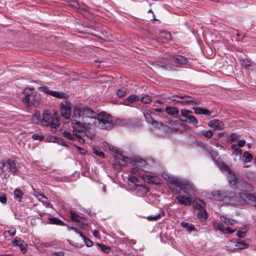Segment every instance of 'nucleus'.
I'll use <instances>...</instances> for the list:
<instances>
[{
	"label": "nucleus",
	"mask_w": 256,
	"mask_h": 256,
	"mask_svg": "<svg viewBox=\"0 0 256 256\" xmlns=\"http://www.w3.org/2000/svg\"><path fill=\"white\" fill-rule=\"evenodd\" d=\"M72 118L81 119L82 123L90 128L97 126L102 130H111L114 123L111 116L102 112L97 114L91 108L82 104L74 106Z\"/></svg>",
	"instance_id": "f257e3e1"
},
{
	"label": "nucleus",
	"mask_w": 256,
	"mask_h": 256,
	"mask_svg": "<svg viewBox=\"0 0 256 256\" xmlns=\"http://www.w3.org/2000/svg\"><path fill=\"white\" fill-rule=\"evenodd\" d=\"M168 185L170 189L174 192L177 188L181 190L187 196H190V193L194 190V186L188 180H182L174 177H169L168 179ZM178 204L184 206H190L192 204V200L190 196L186 197L179 195L176 197Z\"/></svg>",
	"instance_id": "f03ea898"
},
{
	"label": "nucleus",
	"mask_w": 256,
	"mask_h": 256,
	"mask_svg": "<svg viewBox=\"0 0 256 256\" xmlns=\"http://www.w3.org/2000/svg\"><path fill=\"white\" fill-rule=\"evenodd\" d=\"M17 171L16 162L8 158L0 161V176L2 178H8L10 174L15 175Z\"/></svg>",
	"instance_id": "7ed1b4c3"
},
{
	"label": "nucleus",
	"mask_w": 256,
	"mask_h": 256,
	"mask_svg": "<svg viewBox=\"0 0 256 256\" xmlns=\"http://www.w3.org/2000/svg\"><path fill=\"white\" fill-rule=\"evenodd\" d=\"M24 96L22 98V102L26 104L28 106L38 107L40 104V96L36 93H34V89L32 88H26L23 90Z\"/></svg>",
	"instance_id": "20e7f679"
},
{
	"label": "nucleus",
	"mask_w": 256,
	"mask_h": 256,
	"mask_svg": "<svg viewBox=\"0 0 256 256\" xmlns=\"http://www.w3.org/2000/svg\"><path fill=\"white\" fill-rule=\"evenodd\" d=\"M41 122L43 126H50L54 129L59 127L60 125V122L57 116L52 114L51 112L48 110H44Z\"/></svg>",
	"instance_id": "39448f33"
},
{
	"label": "nucleus",
	"mask_w": 256,
	"mask_h": 256,
	"mask_svg": "<svg viewBox=\"0 0 256 256\" xmlns=\"http://www.w3.org/2000/svg\"><path fill=\"white\" fill-rule=\"evenodd\" d=\"M60 110L61 116L69 120L72 113V104L68 100H62L60 104Z\"/></svg>",
	"instance_id": "423d86ee"
},
{
	"label": "nucleus",
	"mask_w": 256,
	"mask_h": 256,
	"mask_svg": "<svg viewBox=\"0 0 256 256\" xmlns=\"http://www.w3.org/2000/svg\"><path fill=\"white\" fill-rule=\"evenodd\" d=\"M214 196L218 197L219 201H226L228 202L232 198L236 196L235 193L233 192H222L216 191L214 193Z\"/></svg>",
	"instance_id": "0eeeda50"
},
{
	"label": "nucleus",
	"mask_w": 256,
	"mask_h": 256,
	"mask_svg": "<svg viewBox=\"0 0 256 256\" xmlns=\"http://www.w3.org/2000/svg\"><path fill=\"white\" fill-rule=\"evenodd\" d=\"M175 96L177 97V98H180L182 99H183V100H176V99L173 98L174 96L172 97H171V98L168 97V98H168L172 101L177 102L178 103L182 104H199L200 103V101H196L195 100H194V98H192L189 97L186 95H184V96L176 95Z\"/></svg>",
	"instance_id": "6e6552de"
},
{
	"label": "nucleus",
	"mask_w": 256,
	"mask_h": 256,
	"mask_svg": "<svg viewBox=\"0 0 256 256\" xmlns=\"http://www.w3.org/2000/svg\"><path fill=\"white\" fill-rule=\"evenodd\" d=\"M76 118L72 117V120H71L72 126L74 130L79 133L84 132L86 129L88 128L82 123L81 119L80 120H78Z\"/></svg>",
	"instance_id": "1a4fd4ad"
},
{
	"label": "nucleus",
	"mask_w": 256,
	"mask_h": 256,
	"mask_svg": "<svg viewBox=\"0 0 256 256\" xmlns=\"http://www.w3.org/2000/svg\"><path fill=\"white\" fill-rule=\"evenodd\" d=\"M208 125L214 130H221L224 128V124L218 120H213L208 122Z\"/></svg>",
	"instance_id": "9d476101"
},
{
	"label": "nucleus",
	"mask_w": 256,
	"mask_h": 256,
	"mask_svg": "<svg viewBox=\"0 0 256 256\" xmlns=\"http://www.w3.org/2000/svg\"><path fill=\"white\" fill-rule=\"evenodd\" d=\"M151 114L152 112H150L149 111L146 112L144 113V116L145 118L146 121L150 124L152 125L156 126L157 127H160L163 126V124L162 122H158V121H156L153 119V118L151 116Z\"/></svg>",
	"instance_id": "9b49d317"
},
{
	"label": "nucleus",
	"mask_w": 256,
	"mask_h": 256,
	"mask_svg": "<svg viewBox=\"0 0 256 256\" xmlns=\"http://www.w3.org/2000/svg\"><path fill=\"white\" fill-rule=\"evenodd\" d=\"M34 196L38 198L39 201L44 204L46 207L54 208L52 205L50 204V202L48 200V198L46 197L42 194L35 192Z\"/></svg>",
	"instance_id": "f8f14e48"
},
{
	"label": "nucleus",
	"mask_w": 256,
	"mask_h": 256,
	"mask_svg": "<svg viewBox=\"0 0 256 256\" xmlns=\"http://www.w3.org/2000/svg\"><path fill=\"white\" fill-rule=\"evenodd\" d=\"M41 90L42 92L57 98H62L66 96V94L62 92L50 90L46 86L41 88Z\"/></svg>",
	"instance_id": "ddd939ff"
},
{
	"label": "nucleus",
	"mask_w": 256,
	"mask_h": 256,
	"mask_svg": "<svg viewBox=\"0 0 256 256\" xmlns=\"http://www.w3.org/2000/svg\"><path fill=\"white\" fill-rule=\"evenodd\" d=\"M168 58L172 60L174 63L179 65L186 64L188 63L186 58L182 56H176L173 57H169Z\"/></svg>",
	"instance_id": "4468645a"
},
{
	"label": "nucleus",
	"mask_w": 256,
	"mask_h": 256,
	"mask_svg": "<svg viewBox=\"0 0 256 256\" xmlns=\"http://www.w3.org/2000/svg\"><path fill=\"white\" fill-rule=\"evenodd\" d=\"M139 100L140 98L138 96L134 94L124 99L122 102V104L126 106H129L130 104L137 102Z\"/></svg>",
	"instance_id": "2eb2a0df"
},
{
	"label": "nucleus",
	"mask_w": 256,
	"mask_h": 256,
	"mask_svg": "<svg viewBox=\"0 0 256 256\" xmlns=\"http://www.w3.org/2000/svg\"><path fill=\"white\" fill-rule=\"evenodd\" d=\"M240 196L243 198H247L256 206V194H246L245 192L240 193Z\"/></svg>",
	"instance_id": "dca6fc26"
},
{
	"label": "nucleus",
	"mask_w": 256,
	"mask_h": 256,
	"mask_svg": "<svg viewBox=\"0 0 256 256\" xmlns=\"http://www.w3.org/2000/svg\"><path fill=\"white\" fill-rule=\"evenodd\" d=\"M166 112L168 114L174 118H176L179 114L178 110L176 108L173 106H166Z\"/></svg>",
	"instance_id": "f3484780"
},
{
	"label": "nucleus",
	"mask_w": 256,
	"mask_h": 256,
	"mask_svg": "<svg viewBox=\"0 0 256 256\" xmlns=\"http://www.w3.org/2000/svg\"><path fill=\"white\" fill-rule=\"evenodd\" d=\"M194 112L197 114H204L210 116L212 112L209 110L202 108H194Z\"/></svg>",
	"instance_id": "a211bd4d"
},
{
	"label": "nucleus",
	"mask_w": 256,
	"mask_h": 256,
	"mask_svg": "<svg viewBox=\"0 0 256 256\" xmlns=\"http://www.w3.org/2000/svg\"><path fill=\"white\" fill-rule=\"evenodd\" d=\"M215 162L221 170L226 172H230V168L220 158H218Z\"/></svg>",
	"instance_id": "6ab92c4d"
},
{
	"label": "nucleus",
	"mask_w": 256,
	"mask_h": 256,
	"mask_svg": "<svg viewBox=\"0 0 256 256\" xmlns=\"http://www.w3.org/2000/svg\"><path fill=\"white\" fill-rule=\"evenodd\" d=\"M218 228L222 232L228 234H232L236 230H232L229 226L225 228L222 223L218 224Z\"/></svg>",
	"instance_id": "aec40b11"
},
{
	"label": "nucleus",
	"mask_w": 256,
	"mask_h": 256,
	"mask_svg": "<svg viewBox=\"0 0 256 256\" xmlns=\"http://www.w3.org/2000/svg\"><path fill=\"white\" fill-rule=\"evenodd\" d=\"M169 124L170 126L176 125V126H178V128H172L176 132L179 131V127H180L182 128H184L186 126L184 124L180 123L178 120H169Z\"/></svg>",
	"instance_id": "412c9836"
},
{
	"label": "nucleus",
	"mask_w": 256,
	"mask_h": 256,
	"mask_svg": "<svg viewBox=\"0 0 256 256\" xmlns=\"http://www.w3.org/2000/svg\"><path fill=\"white\" fill-rule=\"evenodd\" d=\"M181 226L186 228L188 232H190L192 231L196 230V229L194 226L192 224L188 222H181Z\"/></svg>",
	"instance_id": "4be33fe9"
},
{
	"label": "nucleus",
	"mask_w": 256,
	"mask_h": 256,
	"mask_svg": "<svg viewBox=\"0 0 256 256\" xmlns=\"http://www.w3.org/2000/svg\"><path fill=\"white\" fill-rule=\"evenodd\" d=\"M164 215V212L163 210L160 209V212L158 214L155 216H149L147 217L148 220L150 221H156L159 220L162 216Z\"/></svg>",
	"instance_id": "5701e85b"
},
{
	"label": "nucleus",
	"mask_w": 256,
	"mask_h": 256,
	"mask_svg": "<svg viewBox=\"0 0 256 256\" xmlns=\"http://www.w3.org/2000/svg\"><path fill=\"white\" fill-rule=\"evenodd\" d=\"M132 161L136 166H138L142 167L146 164V161L140 157L134 158Z\"/></svg>",
	"instance_id": "b1692460"
},
{
	"label": "nucleus",
	"mask_w": 256,
	"mask_h": 256,
	"mask_svg": "<svg viewBox=\"0 0 256 256\" xmlns=\"http://www.w3.org/2000/svg\"><path fill=\"white\" fill-rule=\"evenodd\" d=\"M194 205L198 210L202 209L206 206V203L200 198H196L194 200Z\"/></svg>",
	"instance_id": "393cba45"
},
{
	"label": "nucleus",
	"mask_w": 256,
	"mask_h": 256,
	"mask_svg": "<svg viewBox=\"0 0 256 256\" xmlns=\"http://www.w3.org/2000/svg\"><path fill=\"white\" fill-rule=\"evenodd\" d=\"M138 178H136V176H132V175H129V176H128V184L130 185H131V186H142V184H138L137 185L136 184V182H138Z\"/></svg>",
	"instance_id": "a878e982"
},
{
	"label": "nucleus",
	"mask_w": 256,
	"mask_h": 256,
	"mask_svg": "<svg viewBox=\"0 0 256 256\" xmlns=\"http://www.w3.org/2000/svg\"><path fill=\"white\" fill-rule=\"evenodd\" d=\"M16 233V230L14 227H11L9 228V230L4 231V236L6 238H8V240H10L8 238V236L10 237L14 236Z\"/></svg>",
	"instance_id": "bb28decb"
},
{
	"label": "nucleus",
	"mask_w": 256,
	"mask_h": 256,
	"mask_svg": "<svg viewBox=\"0 0 256 256\" xmlns=\"http://www.w3.org/2000/svg\"><path fill=\"white\" fill-rule=\"evenodd\" d=\"M48 222L51 224H57L60 226H64V222L60 219L57 218H50L48 219Z\"/></svg>",
	"instance_id": "cd10ccee"
},
{
	"label": "nucleus",
	"mask_w": 256,
	"mask_h": 256,
	"mask_svg": "<svg viewBox=\"0 0 256 256\" xmlns=\"http://www.w3.org/2000/svg\"><path fill=\"white\" fill-rule=\"evenodd\" d=\"M228 181L230 183L232 184H233L236 183V181L237 180V178L236 174L233 173L231 170H230V172H228Z\"/></svg>",
	"instance_id": "c85d7f7f"
},
{
	"label": "nucleus",
	"mask_w": 256,
	"mask_h": 256,
	"mask_svg": "<svg viewBox=\"0 0 256 256\" xmlns=\"http://www.w3.org/2000/svg\"><path fill=\"white\" fill-rule=\"evenodd\" d=\"M242 157V160L244 163L250 162L252 158V156L247 151L244 152Z\"/></svg>",
	"instance_id": "c756f323"
},
{
	"label": "nucleus",
	"mask_w": 256,
	"mask_h": 256,
	"mask_svg": "<svg viewBox=\"0 0 256 256\" xmlns=\"http://www.w3.org/2000/svg\"><path fill=\"white\" fill-rule=\"evenodd\" d=\"M182 120L186 122H188V123L192 124L193 126H196L198 123V121L197 120L196 118L193 116H189L188 118V119H182Z\"/></svg>",
	"instance_id": "7c9ffc66"
},
{
	"label": "nucleus",
	"mask_w": 256,
	"mask_h": 256,
	"mask_svg": "<svg viewBox=\"0 0 256 256\" xmlns=\"http://www.w3.org/2000/svg\"><path fill=\"white\" fill-rule=\"evenodd\" d=\"M221 220L222 222L228 225H233L236 223V221L234 220L230 219L225 216H222Z\"/></svg>",
	"instance_id": "2f4dec72"
},
{
	"label": "nucleus",
	"mask_w": 256,
	"mask_h": 256,
	"mask_svg": "<svg viewBox=\"0 0 256 256\" xmlns=\"http://www.w3.org/2000/svg\"><path fill=\"white\" fill-rule=\"evenodd\" d=\"M235 246L239 249H246L248 248V245L242 240H240L236 242Z\"/></svg>",
	"instance_id": "473e14b6"
},
{
	"label": "nucleus",
	"mask_w": 256,
	"mask_h": 256,
	"mask_svg": "<svg viewBox=\"0 0 256 256\" xmlns=\"http://www.w3.org/2000/svg\"><path fill=\"white\" fill-rule=\"evenodd\" d=\"M70 214L71 216L72 220L74 222H80V220L82 217L78 215L77 214L75 213L72 211L70 212Z\"/></svg>",
	"instance_id": "72a5a7b5"
},
{
	"label": "nucleus",
	"mask_w": 256,
	"mask_h": 256,
	"mask_svg": "<svg viewBox=\"0 0 256 256\" xmlns=\"http://www.w3.org/2000/svg\"><path fill=\"white\" fill-rule=\"evenodd\" d=\"M180 113L181 116L184 118V119H188L189 116H190V114H192V112L190 110L183 109L181 110Z\"/></svg>",
	"instance_id": "f704fd0d"
},
{
	"label": "nucleus",
	"mask_w": 256,
	"mask_h": 256,
	"mask_svg": "<svg viewBox=\"0 0 256 256\" xmlns=\"http://www.w3.org/2000/svg\"><path fill=\"white\" fill-rule=\"evenodd\" d=\"M14 198H18L19 201H21V199L23 196V192L20 190L18 188L14 190Z\"/></svg>",
	"instance_id": "c9c22d12"
},
{
	"label": "nucleus",
	"mask_w": 256,
	"mask_h": 256,
	"mask_svg": "<svg viewBox=\"0 0 256 256\" xmlns=\"http://www.w3.org/2000/svg\"><path fill=\"white\" fill-rule=\"evenodd\" d=\"M231 148L234 150V152H232V154H234L236 156H241L242 155V150L237 147V146L236 144H232Z\"/></svg>",
	"instance_id": "e433bc0d"
},
{
	"label": "nucleus",
	"mask_w": 256,
	"mask_h": 256,
	"mask_svg": "<svg viewBox=\"0 0 256 256\" xmlns=\"http://www.w3.org/2000/svg\"><path fill=\"white\" fill-rule=\"evenodd\" d=\"M198 218L202 220H204L208 217L206 210H201L198 213Z\"/></svg>",
	"instance_id": "4c0bfd02"
},
{
	"label": "nucleus",
	"mask_w": 256,
	"mask_h": 256,
	"mask_svg": "<svg viewBox=\"0 0 256 256\" xmlns=\"http://www.w3.org/2000/svg\"><path fill=\"white\" fill-rule=\"evenodd\" d=\"M80 237L82 238L84 240V243L86 244V246L88 247H90L93 244V242L89 240L88 238H86L85 236H84L82 234H80Z\"/></svg>",
	"instance_id": "58836bf2"
},
{
	"label": "nucleus",
	"mask_w": 256,
	"mask_h": 256,
	"mask_svg": "<svg viewBox=\"0 0 256 256\" xmlns=\"http://www.w3.org/2000/svg\"><path fill=\"white\" fill-rule=\"evenodd\" d=\"M8 199L7 196L5 193L0 192V202L5 204L7 203Z\"/></svg>",
	"instance_id": "ea45409f"
},
{
	"label": "nucleus",
	"mask_w": 256,
	"mask_h": 256,
	"mask_svg": "<svg viewBox=\"0 0 256 256\" xmlns=\"http://www.w3.org/2000/svg\"><path fill=\"white\" fill-rule=\"evenodd\" d=\"M201 134L207 138H210L213 136V132L210 130H202L201 132Z\"/></svg>",
	"instance_id": "a19ab883"
},
{
	"label": "nucleus",
	"mask_w": 256,
	"mask_h": 256,
	"mask_svg": "<svg viewBox=\"0 0 256 256\" xmlns=\"http://www.w3.org/2000/svg\"><path fill=\"white\" fill-rule=\"evenodd\" d=\"M98 245L100 246L101 250L104 253L108 254L110 252L111 249L109 246L100 244H98Z\"/></svg>",
	"instance_id": "79ce46f5"
},
{
	"label": "nucleus",
	"mask_w": 256,
	"mask_h": 256,
	"mask_svg": "<svg viewBox=\"0 0 256 256\" xmlns=\"http://www.w3.org/2000/svg\"><path fill=\"white\" fill-rule=\"evenodd\" d=\"M20 248V250L21 252L23 254H25L26 252V248L28 246L27 244L24 242V240L22 241V242L18 246Z\"/></svg>",
	"instance_id": "37998d69"
},
{
	"label": "nucleus",
	"mask_w": 256,
	"mask_h": 256,
	"mask_svg": "<svg viewBox=\"0 0 256 256\" xmlns=\"http://www.w3.org/2000/svg\"><path fill=\"white\" fill-rule=\"evenodd\" d=\"M141 101L144 104H150L152 102L151 97L146 94L141 98Z\"/></svg>",
	"instance_id": "c03bdc74"
},
{
	"label": "nucleus",
	"mask_w": 256,
	"mask_h": 256,
	"mask_svg": "<svg viewBox=\"0 0 256 256\" xmlns=\"http://www.w3.org/2000/svg\"><path fill=\"white\" fill-rule=\"evenodd\" d=\"M162 36L165 38L167 41L172 40V35L170 32H164L162 33Z\"/></svg>",
	"instance_id": "a18cd8bd"
},
{
	"label": "nucleus",
	"mask_w": 256,
	"mask_h": 256,
	"mask_svg": "<svg viewBox=\"0 0 256 256\" xmlns=\"http://www.w3.org/2000/svg\"><path fill=\"white\" fill-rule=\"evenodd\" d=\"M240 63L242 66L246 68H249L251 66L250 62L247 59L243 58L241 60Z\"/></svg>",
	"instance_id": "49530a36"
},
{
	"label": "nucleus",
	"mask_w": 256,
	"mask_h": 256,
	"mask_svg": "<svg viewBox=\"0 0 256 256\" xmlns=\"http://www.w3.org/2000/svg\"><path fill=\"white\" fill-rule=\"evenodd\" d=\"M32 138L34 140L42 141L44 139V137L42 135H39L38 134H36L32 136Z\"/></svg>",
	"instance_id": "de8ad7c7"
},
{
	"label": "nucleus",
	"mask_w": 256,
	"mask_h": 256,
	"mask_svg": "<svg viewBox=\"0 0 256 256\" xmlns=\"http://www.w3.org/2000/svg\"><path fill=\"white\" fill-rule=\"evenodd\" d=\"M56 142L58 143V144L62 145L64 146H66V147L68 146L66 142L62 138H58V140H56Z\"/></svg>",
	"instance_id": "09e8293b"
},
{
	"label": "nucleus",
	"mask_w": 256,
	"mask_h": 256,
	"mask_svg": "<svg viewBox=\"0 0 256 256\" xmlns=\"http://www.w3.org/2000/svg\"><path fill=\"white\" fill-rule=\"evenodd\" d=\"M210 154L212 158L214 160V162L218 160V158H220L218 156V153L216 152L211 150L210 152Z\"/></svg>",
	"instance_id": "8fccbe9b"
},
{
	"label": "nucleus",
	"mask_w": 256,
	"mask_h": 256,
	"mask_svg": "<svg viewBox=\"0 0 256 256\" xmlns=\"http://www.w3.org/2000/svg\"><path fill=\"white\" fill-rule=\"evenodd\" d=\"M23 240L18 237L15 238L14 240L12 242L14 246H18L22 242Z\"/></svg>",
	"instance_id": "3c124183"
},
{
	"label": "nucleus",
	"mask_w": 256,
	"mask_h": 256,
	"mask_svg": "<svg viewBox=\"0 0 256 256\" xmlns=\"http://www.w3.org/2000/svg\"><path fill=\"white\" fill-rule=\"evenodd\" d=\"M116 94L120 98H122L126 94V92L124 90H118L116 91Z\"/></svg>",
	"instance_id": "603ef678"
},
{
	"label": "nucleus",
	"mask_w": 256,
	"mask_h": 256,
	"mask_svg": "<svg viewBox=\"0 0 256 256\" xmlns=\"http://www.w3.org/2000/svg\"><path fill=\"white\" fill-rule=\"evenodd\" d=\"M93 152L97 156H98L102 157V158L104 157V153L103 152H100V151L98 150L96 148H94Z\"/></svg>",
	"instance_id": "864d4df0"
},
{
	"label": "nucleus",
	"mask_w": 256,
	"mask_h": 256,
	"mask_svg": "<svg viewBox=\"0 0 256 256\" xmlns=\"http://www.w3.org/2000/svg\"><path fill=\"white\" fill-rule=\"evenodd\" d=\"M238 138V137L237 136V134H232L228 138V140L231 142H234V141L236 140Z\"/></svg>",
	"instance_id": "5fc2aeb1"
},
{
	"label": "nucleus",
	"mask_w": 256,
	"mask_h": 256,
	"mask_svg": "<svg viewBox=\"0 0 256 256\" xmlns=\"http://www.w3.org/2000/svg\"><path fill=\"white\" fill-rule=\"evenodd\" d=\"M62 134L65 137L67 138L69 140L72 139V136L70 132L64 130Z\"/></svg>",
	"instance_id": "6e6d98bb"
},
{
	"label": "nucleus",
	"mask_w": 256,
	"mask_h": 256,
	"mask_svg": "<svg viewBox=\"0 0 256 256\" xmlns=\"http://www.w3.org/2000/svg\"><path fill=\"white\" fill-rule=\"evenodd\" d=\"M57 140H58V137L52 136L49 137L48 138H47L46 141L49 142H56Z\"/></svg>",
	"instance_id": "4d7b16f0"
},
{
	"label": "nucleus",
	"mask_w": 256,
	"mask_h": 256,
	"mask_svg": "<svg viewBox=\"0 0 256 256\" xmlns=\"http://www.w3.org/2000/svg\"><path fill=\"white\" fill-rule=\"evenodd\" d=\"M246 231H238L236 232V236L240 238H244L246 236Z\"/></svg>",
	"instance_id": "13d9d810"
},
{
	"label": "nucleus",
	"mask_w": 256,
	"mask_h": 256,
	"mask_svg": "<svg viewBox=\"0 0 256 256\" xmlns=\"http://www.w3.org/2000/svg\"><path fill=\"white\" fill-rule=\"evenodd\" d=\"M74 146L76 148L77 150L79 151L80 154H84L86 152V150L78 146L74 145Z\"/></svg>",
	"instance_id": "bf43d9fd"
},
{
	"label": "nucleus",
	"mask_w": 256,
	"mask_h": 256,
	"mask_svg": "<svg viewBox=\"0 0 256 256\" xmlns=\"http://www.w3.org/2000/svg\"><path fill=\"white\" fill-rule=\"evenodd\" d=\"M246 141L243 140H239L238 142V145L239 147H242L245 145Z\"/></svg>",
	"instance_id": "052dcab7"
},
{
	"label": "nucleus",
	"mask_w": 256,
	"mask_h": 256,
	"mask_svg": "<svg viewBox=\"0 0 256 256\" xmlns=\"http://www.w3.org/2000/svg\"><path fill=\"white\" fill-rule=\"evenodd\" d=\"M93 235L96 238H100V236L99 232L97 230H94L92 232Z\"/></svg>",
	"instance_id": "680f3d73"
},
{
	"label": "nucleus",
	"mask_w": 256,
	"mask_h": 256,
	"mask_svg": "<svg viewBox=\"0 0 256 256\" xmlns=\"http://www.w3.org/2000/svg\"><path fill=\"white\" fill-rule=\"evenodd\" d=\"M157 65L163 68H166V64L162 62H157Z\"/></svg>",
	"instance_id": "e2e57ef3"
},
{
	"label": "nucleus",
	"mask_w": 256,
	"mask_h": 256,
	"mask_svg": "<svg viewBox=\"0 0 256 256\" xmlns=\"http://www.w3.org/2000/svg\"><path fill=\"white\" fill-rule=\"evenodd\" d=\"M40 112H35L33 116V118H36L37 120H39L40 118Z\"/></svg>",
	"instance_id": "0e129e2a"
},
{
	"label": "nucleus",
	"mask_w": 256,
	"mask_h": 256,
	"mask_svg": "<svg viewBox=\"0 0 256 256\" xmlns=\"http://www.w3.org/2000/svg\"><path fill=\"white\" fill-rule=\"evenodd\" d=\"M69 230H74L76 234H80H80H82L80 231H78L76 228L74 227H70Z\"/></svg>",
	"instance_id": "69168bd1"
},
{
	"label": "nucleus",
	"mask_w": 256,
	"mask_h": 256,
	"mask_svg": "<svg viewBox=\"0 0 256 256\" xmlns=\"http://www.w3.org/2000/svg\"><path fill=\"white\" fill-rule=\"evenodd\" d=\"M132 174H139V170L138 168H132Z\"/></svg>",
	"instance_id": "338daca9"
},
{
	"label": "nucleus",
	"mask_w": 256,
	"mask_h": 256,
	"mask_svg": "<svg viewBox=\"0 0 256 256\" xmlns=\"http://www.w3.org/2000/svg\"><path fill=\"white\" fill-rule=\"evenodd\" d=\"M55 256H64V253L62 252H58L54 253Z\"/></svg>",
	"instance_id": "774afa93"
}]
</instances>
